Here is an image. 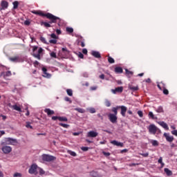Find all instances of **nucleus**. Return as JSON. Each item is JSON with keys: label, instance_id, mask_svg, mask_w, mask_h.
I'll list each match as a JSON object with an SVG mask.
<instances>
[{"label": "nucleus", "instance_id": "obj_4", "mask_svg": "<svg viewBox=\"0 0 177 177\" xmlns=\"http://www.w3.org/2000/svg\"><path fill=\"white\" fill-rule=\"evenodd\" d=\"M38 169V165L37 164L33 163L31 165L28 173L30 174V175L37 174V169Z\"/></svg>", "mask_w": 177, "mask_h": 177}, {"label": "nucleus", "instance_id": "obj_48", "mask_svg": "<svg viewBox=\"0 0 177 177\" xmlns=\"http://www.w3.org/2000/svg\"><path fill=\"white\" fill-rule=\"evenodd\" d=\"M105 106H106V107H110V106H111V103L110 102V101L106 100L105 101Z\"/></svg>", "mask_w": 177, "mask_h": 177}, {"label": "nucleus", "instance_id": "obj_9", "mask_svg": "<svg viewBox=\"0 0 177 177\" xmlns=\"http://www.w3.org/2000/svg\"><path fill=\"white\" fill-rule=\"evenodd\" d=\"M1 150L4 154H9V153L12 151V147L9 146H4L2 147Z\"/></svg>", "mask_w": 177, "mask_h": 177}, {"label": "nucleus", "instance_id": "obj_56", "mask_svg": "<svg viewBox=\"0 0 177 177\" xmlns=\"http://www.w3.org/2000/svg\"><path fill=\"white\" fill-rule=\"evenodd\" d=\"M64 100H65L66 102H69V103H71V100L70 97H64Z\"/></svg>", "mask_w": 177, "mask_h": 177}, {"label": "nucleus", "instance_id": "obj_59", "mask_svg": "<svg viewBox=\"0 0 177 177\" xmlns=\"http://www.w3.org/2000/svg\"><path fill=\"white\" fill-rule=\"evenodd\" d=\"M24 24L25 26H30V24H31V22H30L28 20H26L24 21Z\"/></svg>", "mask_w": 177, "mask_h": 177}, {"label": "nucleus", "instance_id": "obj_34", "mask_svg": "<svg viewBox=\"0 0 177 177\" xmlns=\"http://www.w3.org/2000/svg\"><path fill=\"white\" fill-rule=\"evenodd\" d=\"M129 89H131V91H139V87L138 86H129Z\"/></svg>", "mask_w": 177, "mask_h": 177}, {"label": "nucleus", "instance_id": "obj_32", "mask_svg": "<svg viewBox=\"0 0 177 177\" xmlns=\"http://www.w3.org/2000/svg\"><path fill=\"white\" fill-rule=\"evenodd\" d=\"M151 143L152 146H153V147H157V146H158V145H160L158 143V141H157L156 140H151Z\"/></svg>", "mask_w": 177, "mask_h": 177}, {"label": "nucleus", "instance_id": "obj_6", "mask_svg": "<svg viewBox=\"0 0 177 177\" xmlns=\"http://www.w3.org/2000/svg\"><path fill=\"white\" fill-rule=\"evenodd\" d=\"M108 118L109 121H111L112 124H116L117 120H118L117 115H114V113H109L108 115Z\"/></svg>", "mask_w": 177, "mask_h": 177}, {"label": "nucleus", "instance_id": "obj_17", "mask_svg": "<svg viewBox=\"0 0 177 177\" xmlns=\"http://www.w3.org/2000/svg\"><path fill=\"white\" fill-rule=\"evenodd\" d=\"M164 136L167 142H174V136H169V134L165 133Z\"/></svg>", "mask_w": 177, "mask_h": 177}, {"label": "nucleus", "instance_id": "obj_13", "mask_svg": "<svg viewBox=\"0 0 177 177\" xmlns=\"http://www.w3.org/2000/svg\"><path fill=\"white\" fill-rule=\"evenodd\" d=\"M119 109L121 110L120 113L122 114V117H125V114L127 113V110H128V108H127L125 106H119Z\"/></svg>", "mask_w": 177, "mask_h": 177}, {"label": "nucleus", "instance_id": "obj_39", "mask_svg": "<svg viewBox=\"0 0 177 177\" xmlns=\"http://www.w3.org/2000/svg\"><path fill=\"white\" fill-rule=\"evenodd\" d=\"M126 71V75H133V72L130 71L128 69H125Z\"/></svg>", "mask_w": 177, "mask_h": 177}, {"label": "nucleus", "instance_id": "obj_19", "mask_svg": "<svg viewBox=\"0 0 177 177\" xmlns=\"http://www.w3.org/2000/svg\"><path fill=\"white\" fill-rule=\"evenodd\" d=\"M91 55L96 59H100V57H102V55H100V53H99V51H92Z\"/></svg>", "mask_w": 177, "mask_h": 177}, {"label": "nucleus", "instance_id": "obj_7", "mask_svg": "<svg viewBox=\"0 0 177 177\" xmlns=\"http://www.w3.org/2000/svg\"><path fill=\"white\" fill-rule=\"evenodd\" d=\"M5 143H6V145H17V140L14 139V138H6Z\"/></svg>", "mask_w": 177, "mask_h": 177}, {"label": "nucleus", "instance_id": "obj_40", "mask_svg": "<svg viewBox=\"0 0 177 177\" xmlns=\"http://www.w3.org/2000/svg\"><path fill=\"white\" fill-rule=\"evenodd\" d=\"M158 162L159 164H161V167L162 168V167H164L165 164L164 162H162V157H160L158 160Z\"/></svg>", "mask_w": 177, "mask_h": 177}, {"label": "nucleus", "instance_id": "obj_25", "mask_svg": "<svg viewBox=\"0 0 177 177\" xmlns=\"http://www.w3.org/2000/svg\"><path fill=\"white\" fill-rule=\"evenodd\" d=\"M164 171L167 176H172V171L169 170V169L165 168Z\"/></svg>", "mask_w": 177, "mask_h": 177}, {"label": "nucleus", "instance_id": "obj_29", "mask_svg": "<svg viewBox=\"0 0 177 177\" xmlns=\"http://www.w3.org/2000/svg\"><path fill=\"white\" fill-rule=\"evenodd\" d=\"M58 120L59 121L64 122H67V121H68V119H67L66 117H62V116H58Z\"/></svg>", "mask_w": 177, "mask_h": 177}, {"label": "nucleus", "instance_id": "obj_58", "mask_svg": "<svg viewBox=\"0 0 177 177\" xmlns=\"http://www.w3.org/2000/svg\"><path fill=\"white\" fill-rule=\"evenodd\" d=\"M78 56L80 59H84V54L82 53L79 52Z\"/></svg>", "mask_w": 177, "mask_h": 177}, {"label": "nucleus", "instance_id": "obj_1", "mask_svg": "<svg viewBox=\"0 0 177 177\" xmlns=\"http://www.w3.org/2000/svg\"><path fill=\"white\" fill-rule=\"evenodd\" d=\"M46 19H48V20H50V21L47 22V23H49V24H52L53 23H57V20L60 21V18L59 17H56L53 15V14H51L50 12L46 13Z\"/></svg>", "mask_w": 177, "mask_h": 177}, {"label": "nucleus", "instance_id": "obj_47", "mask_svg": "<svg viewBox=\"0 0 177 177\" xmlns=\"http://www.w3.org/2000/svg\"><path fill=\"white\" fill-rule=\"evenodd\" d=\"M164 95H169V91L167 88H162Z\"/></svg>", "mask_w": 177, "mask_h": 177}, {"label": "nucleus", "instance_id": "obj_18", "mask_svg": "<svg viewBox=\"0 0 177 177\" xmlns=\"http://www.w3.org/2000/svg\"><path fill=\"white\" fill-rule=\"evenodd\" d=\"M111 145H113L114 146H119L120 147H124V143L120 142L117 140H112L111 141Z\"/></svg>", "mask_w": 177, "mask_h": 177}, {"label": "nucleus", "instance_id": "obj_38", "mask_svg": "<svg viewBox=\"0 0 177 177\" xmlns=\"http://www.w3.org/2000/svg\"><path fill=\"white\" fill-rule=\"evenodd\" d=\"M66 93H67V95H68V96H73V90L68 88L66 90Z\"/></svg>", "mask_w": 177, "mask_h": 177}, {"label": "nucleus", "instance_id": "obj_16", "mask_svg": "<svg viewBox=\"0 0 177 177\" xmlns=\"http://www.w3.org/2000/svg\"><path fill=\"white\" fill-rule=\"evenodd\" d=\"M122 91H124V88L122 86L117 87L115 89H112L113 93H122Z\"/></svg>", "mask_w": 177, "mask_h": 177}, {"label": "nucleus", "instance_id": "obj_44", "mask_svg": "<svg viewBox=\"0 0 177 177\" xmlns=\"http://www.w3.org/2000/svg\"><path fill=\"white\" fill-rule=\"evenodd\" d=\"M90 175L93 177H97V172L93 171L90 172Z\"/></svg>", "mask_w": 177, "mask_h": 177}, {"label": "nucleus", "instance_id": "obj_43", "mask_svg": "<svg viewBox=\"0 0 177 177\" xmlns=\"http://www.w3.org/2000/svg\"><path fill=\"white\" fill-rule=\"evenodd\" d=\"M68 153L71 154L73 157H77V153L73 151H68Z\"/></svg>", "mask_w": 177, "mask_h": 177}, {"label": "nucleus", "instance_id": "obj_60", "mask_svg": "<svg viewBox=\"0 0 177 177\" xmlns=\"http://www.w3.org/2000/svg\"><path fill=\"white\" fill-rule=\"evenodd\" d=\"M140 156H142V157H149V153H140Z\"/></svg>", "mask_w": 177, "mask_h": 177}, {"label": "nucleus", "instance_id": "obj_62", "mask_svg": "<svg viewBox=\"0 0 177 177\" xmlns=\"http://www.w3.org/2000/svg\"><path fill=\"white\" fill-rule=\"evenodd\" d=\"M44 174H45V171H44V169H39V175H44Z\"/></svg>", "mask_w": 177, "mask_h": 177}, {"label": "nucleus", "instance_id": "obj_36", "mask_svg": "<svg viewBox=\"0 0 177 177\" xmlns=\"http://www.w3.org/2000/svg\"><path fill=\"white\" fill-rule=\"evenodd\" d=\"M156 113H163L164 109L162 106H158V109H156Z\"/></svg>", "mask_w": 177, "mask_h": 177}, {"label": "nucleus", "instance_id": "obj_5", "mask_svg": "<svg viewBox=\"0 0 177 177\" xmlns=\"http://www.w3.org/2000/svg\"><path fill=\"white\" fill-rule=\"evenodd\" d=\"M158 128L155 124H150L148 127V131L149 133H151L152 135H156L157 133V130Z\"/></svg>", "mask_w": 177, "mask_h": 177}, {"label": "nucleus", "instance_id": "obj_41", "mask_svg": "<svg viewBox=\"0 0 177 177\" xmlns=\"http://www.w3.org/2000/svg\"><path fill=\"white\" fill-rule=\"evenodd\" d=\"M59 127H63V128H68L70 125L64 123H59Z\"/></svg>", "mask_w": 177, "mask_h": 177}, {"label": "nucleus", "instance_id": "obj_11", "mask_svg": "<svg viewBox=\"0 0 177 177\" xmlns=\"http://www.w3.org/2000/svg\"><path fill=\"white\" fill-rule=\"evenodd\" d=\"M99 133L93 131H88L87 133V138H96L98 136Z\"/></svg>", "mask_w": 177, "mask_h": 177}, {"label": "nucleus", "instance_id": "obj_21", "mask_svg": "<svg viewBox=\"0 0 177 177\" xmlns=\"http://www.w3.org/2000/svg\"><path fill=\"white\" fill-rule=\"evenodd\" d=\"M158 124L159 125H160V127L164 128V129H166V131H168V129H169V127H168V124H167L165 122H159Z\"/></svg>", "mask_w": 177, "mask_h": 177}, {"label": "nucleus", "instance_id": "obj_55", "mask_svg": "<svg viewBox=\"0 0 177 177\" xmlns=\"http://www.w3.org/2000/svg\"><path fill=\"white\" fill-rule=\"evenodd\" d=\"M102 154H104V156H105V157H109L110 156V152L103 151Z\"/></svg>", "mask_w": 177, "mask_h": 177}, {"label": "nucleus", "instance_id": "obj_50", "mask_svg": "<svg viewBox=\"0 0 177 177\" xmlns=\"http://www.w3.org/2000/svg\"><path fill=\"white\" fill-rule=\"evenodd\" d=\"M81 150H82V151H88L89 150V147H82L81 148Z\"/></svg>", "mask_w": 177, "mask_h": 177}, {"label": "nucleus", "instance_id": "obj_14", "mask_svg": "<svg viewBox=\"0 0 177 177\" xmlns=\"http://www.w3.org/2000/svg\"><path fill=\"white\" fill-rule=\"evenodd\" d=\"M77 45H79L80 46H82V48H84L85 39H84V38L82 37H80V38H79L78 41H77Z\"/></svg>", "mask_w": 177, "mask_h": 177}, {"label": "nucleus", "instance_id": "obj_46", "mask_svg": "<svg viewBox=\"0 0 177 177\" xmlns=\"http://www.w3.org/2000/svg\"><path fill=\"white\" fill-rule=\"evenodd\" d=\"M88 111L91 114H93L94 113H96V109H95V108H91V109H88Z\"/></svg>", "mask_w": 177, "mask_h": 177}, {"label": "nucleus", "instance_id": "obj_53", "mask_svg": "<svg viewBox=\"0 0 177 177\" xmlns=\"http://www.w3.org/2000/svg\"><path fill=\"white\" fill-rule=\"evenodd\" d=\"M26 128H30V129H32V126L30 124V122H27L26 124Z\"/></svg>", "mask_w": 177, "mask_h": 177}, {"label": "nucleus", "instance_id": "obj_57", "mask_svg": "<svg viewBox=\"0 0 177 177\" xmlns=\"http://www.w3.org/2000/svg\"><path fill=\"white\" fill-rule=\"evenodd\" d=\"M51 38H53V39H56L57 38V36L55 33H52L50 35Z\"/></svg>", "mask_w": 177, "mask_h": 177}, {"label": "nucleus", "instance_id": "obj_10", "mask_svg": "<svg viewBox=\"0 0 177 177\" xmlns=\"http://www.w3.org/2000/svg\"><path fill=\"white\" fill-rule=\"evenodd\" d=\"M32 13H33V15H37V16H41V17H46V13L41 10H34V11H32Z\"/></svg>", "mask_w": 177, "mask_h": 177}, {"label": "nucleus", "instance_id": "obj_27", "mask_svg": "<svg viewBox=\"0 0 177 177\" xmlns=\"http://www.w3.org/2000/svg\"><path fill=\"white\" fill-rule=\"evenodd\" d=\"M40 24H41V26H44V27H46V28H49L52 27V25H50L48 22L41 21Z\"/></svg>", "mask_w": 177, "mask_h": 177}, {"label": "nucleus", "instance_id": "obj_64", "mask_svg": "<svg viewBox=\"0 0 177 177\" xmlns=\"http://www.w3.org/2000/svg\"><path fill=\"white\" fill-rule=\"evenodd\" d=\"M33 64L35 67H37V66L39 65V62L38 61H35V62H33Z\"/></svg>", "mask_w": 177, "mask_h": 177}, {"label": "nucleus", "instance_id": "obj_37", "mask_svg": "<svg viewBox=\"0 0 177 177\" xmlns=\"http://www.w3.org/2000/svg\"><path fill=\"white\" fill-rule=\"evenodd\" d=\"M66 30L67 32H69V34H72V32H74V29L73 28L66 27Z\"/></svg>", "mask_w": 177, "mask_h": 177}, {"label": "nucleus", "instance_id": "obj_51", "mask_svg": "<svg viewBox=\"0 0 177 177\" xmlns=\"http://www.w3.org/2000/svg\"><path fill=\"white\" fill-rule=\"evenodd\" d=\"M14 177H21L23 176V175L21 174V173H15L14 175H13Z\"/></svg>", "mask_w": 177, "mask_h": 177}, {"label": "nucleus", "instance_id": "obj_3", "mask_svg": "<svg viewBox=\"0 0 177 177\" xmlns=\"http://www.w3.org/2000/svg\"><path fill=\"white\" fill-rule=\"evenodd\" d=\"M41 158L43 161H46V162H50V161H55L56 160V157L48 154H43Z\"/></svg>", "mask_w": 177, "mask_h": 177}, {"label": "nucleus", "instance_id": "obj_26", "mask_svg": "<svg viewBox=\"0 0 177 177\" xmlns=\"http://www.w3.org/2000/svg\"><path fill=\"white\" fill-rule=\"evenodd\" d=\"M120 109V106H117L116 107H113L112 108V111L113 113V115H117V114H118V109Z\"/></svg>", "mask_w": 177, "mask_h": 177}, {"label": "nucleus", "instance_id": "obj_28", "mask_svg": "<svg viewBox=\"0 0 177 177\" xmlns=\"http://www.w3.org/2000/svg\"><path fill=\"white\" fill-rule=\"evenodd\" d=\"M2 75H3V77H10V75H12V72H10V71H8L6 72H3L1 73Z\"/></svg>", "mask_w": 177, "mask_h": 177}, {"label": "nucleus", "instance_id": "obj_20", "mask_svg": "<svg viewBox=\"0 0 177 177\" xmlns=\"http://www.w3.org/2000/svg\"><path fill=\"white\" fill-rule=\"evenodd\" d=\"M44 113H46L48 117H50V115H53V114H55V111L51 110L50 109H44Z\"/></svg>", "mask_w": 177, "mask_h": 177}, {"label": "nucleus", "instance_id": "obj_63", "mask_svg": "<svg viewBox=\"0 0 177 177\" xmlns=\"http://www.w3.org/2000/svg\"><path fill=\"white\" fill-rule=\"evenodd\" d=\"M52 120L53 121H56V120H59V116H53Z\"/></svg>", "mask_w": 177, "mask_h": 177}, {"label": "nucleus", "instance_id": "obj_52", "mask_svg": "<svg viewBox=\"0 0 177 177\" xmlns=\"http://www.w3.org/2000/svg\"><path fill=\"white\" fill-rule=\"evenodd\" d=\"M40 41H41V42H43V44H47V43H46V39H45V37H40Z\"/></svg>", "mask_w": 177, "mask_h": 177}, {"label": "nucleus", "instance_id": "obj_22", "mask_svg": "<svg viewBox=\"0 0 177 177\" xmlns=\"http://www.w3.org/2000/svg\"><path fill=\"white\" fill-rule=\"evenodd\" d=\"M158 88L160 91H162V89L165 88V83L163 82H160L159 84H157Z\"/></svg>", "mask_w": 177, "mask_h": 177}, {"label": "nucleus", "instance_id": "obj_42", "mask_svg": "<svg viewBox=\"0 0 177 177\" xmlns=\"http://www.w3.org/2000/svg\"><path fill=\"white\" fill-rule=\"evenodd\" d=\"M50 56L53 57L54 59H57V55H56V53L52 52L50 53Z\"/></svg>", "mask_w": 177, "mask_h": 177}, {"label": "nucleus", "instance_id": "obj_33", "mask_svg": "<svg viewBox=\"0 0 177 177\" xmlns=\"http://www.w3.org/2000/svg\"><path fill=\"white\" fill-rule=\"evenodd\" d=\"M75 111H78V113H80L81 114H84L85 113V111L82 108H75Z\"/></svg>", "mask_w": 177, "mask_h": 177}, {"label": "nucleus", "instance_id": "obj_30", "mask_svg": "<svg viewBox=\"0 0 177 177\" xmlns=\"http://www.w3.org/2000/svg\"><path fill=\"white\" fill-rule=\"evenodd\" d=\"M107 57H108V62L110 63V64H113L115 63V60H114L113 58L111 57L110 55H108Z\"/></svg>", "mask_w": 177, "mask_h": 177}, {"label": "nucleus", "instance_id": "obj_45", "mask_svg": "<svg viewBox=\"0 0 177 177\" xmlns=\"http://www.w3.org/2000/svg\"><path fill=\"white\" fill-rule=\"evenodd\" d=\"M62 53H65V55H68L69 53L66 48H62Z\"/></svg>", "mask_w": 177, "mask_h": 177}, {"label": "nucleus", "instance_id": "obj_54", "mask_svg": "<svg viewBox=\"0 0 177 177\" xmlns=\"http://www.w3.org/2000/svg\"><path fill=\"white\" fill-rule=\"evenodd\" d=\"M137 113L138 114L139 117H140V118H142L143 117V111H138L137 112Z\"/></svg>", "mask_w": 177, "mask_h": 177}, {"label": "nucleus", "instance_id": "obj_12", "mask_svg": "<svg viewBox=\"0 0 177 177\" xmlns=\"http://www.w3.org/2000/svg\"><path fill=\"white\" fill-rule=\"evenodd\" d=\"M42 71H43V77H44L45 78H50V77H52V75L49 73H48V69H46V68L43 67L41 68Z\"/></svg>", "mask_w": 177, "mask_h": 177}, {"label": "nucleus", "instance_id": "obj_35", "mask_svg": "<svg viewBox=\"0 0 177 177\" xmlns=\"http://www.w3.org/2000/svg\"><path fill=\"white\" fill-rule=\"evenodd\" d=\"M13 9H17L19 8V1H15L12 3Z\"/></svg>", "mask_w": 177, "mask_h": 177}, {"label": "nucleus", "instance_id": "obj_24", "mask_svg": "<svg viewBox=\"0 0 177 177\" xmlns=\"http://www.w3.org/2000/svg\"><path fill=\"white\" fill-rule=\"evenodd\" d=\"M148 117L149 118H151V120H158V118H157V116H155L151 111L149 112Z\"/></svg>", "mask_w": 177, "mask_h": 177}, {"label": "nucleus", "instance_id": "obj_61", "mask_svg": "<svg viewBox=\"0 0 177 177\" xmlns=\"http://www.w3.org/2000/svg\"><path fill=\"white\" fill-rule=\"evenodd\" d=\"M172 135H174V136H177V130L171 131Z\"/></svg>", "mask_w": 177, "mask_h": 177}, {"label": "nucleus", "instance_id": "obj_8", "mask_svg": "<svg viewBox=\"0 0 177 177\" xmlns=\"http://www.w3.org/2000/svg\"><path fill=\"white\" fill-rule=\"evenodd\" d=\"M1 6L0 10H5L9 7V3L5 0H3L1 2Z\"/></svg>", "mask_w": 177, "mask_h": 177}, {"label": "nucleus", "instance_id": "obj_15", "mask_svg": "<svg viewBox=\"0 0 177 177\" xmlns=\"http://www.w3.org/2000/svg\"><path fill=\"white\" fill-rule=\"evenodd\" d=\"M11 62H14L15 63H20L21 62V58L19 56L12 57L10 58Z\"/></svg>", "mask_w": 177, "mask_h": 177}, {"label": "nucleus", "instance_id": "obj_49", "mask_svg": "<svg viewBox=\"0 0 177 177\" xmlns=\"http://www.w3.org/2000/svg\"><path fill=\"white\" fill-rule=\"evenodd\" d=\"M49 42L50 44H53L54 45H55V44H57V40H56V39H50Z\"/></svg>", "mask_w": 177, "mask_h": 177}, {"label": "nucleus", "instance_id": "obj_2", "mask_svg": "<svg viewBox=\"0 0 177 177\" xmlns=\"http://www.w3.org/2000/svg\"><path fill=\"white\" fill-rule=\"evenodd\" d=\"M38 46H33L32 50L34 52L32 56L35 57V59H37L38 60H41V53L44 52V49L42 48H39L38 50V53H35V51L37 50Z\"/></svg>", "mask_w": 177, "mask_h": 177}, {"label": "nucleus", "instance_id": "obj_23", "mask_svg": "<svg viewBox=\"0 0 177 177\" xmlns=\"http://www.w3.org/2000/svg\"><path fill=\"white\" fill-rule=\"evenodd\" d=\"M115 73H116V74H122L123 70L121 67L117 66L115 68Z\"/></svg>", "mask_w": 177, "mask_h": 177}, {"label": "nucleus", "instance_id": "obj_31", "mask_svg": "<svg viewBox=\"0 0 177 177\" xmlns=\"http://www.w3.org/2000/svg\"><path fill=\"white\" fill-rule=\"evenodd\" d=\"M12 109L16 110V111H19V113H21V108L16 104L12 106Z\"/></svg>", "mask_w": 177, "mask_h": 177}]
</instances>
